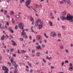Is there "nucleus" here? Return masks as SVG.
<instances>
[{
    "label": "nucleus",
    "mask_w": 73,
    "mask_h": 73,
    "mask_svg": "<svg viewBox=\"0 0 73 73\" xmlns=\"http://www.w3.org/2000/svg\"><path fill=\"white\" fill-rule=\"evenodd\" d=\"M26 7H27L28 8H29V9H31V7L29 6V5H26Z\"/></svg>",
    "instance_id": "42"
},
{
    "label": "nucleus",
    "mask_w": 73,
    "mask_h": 73,
    "mask_svg": "<svg viewBox=\"0 0 73 73\" xmlns=\"http://www.w3.org/2000/svg\"><path fill=\"white\" fill-rule=\"evenodd\" d=\"M11 13L12 15H13L14 14V12H13V11H11Z\"/></svg>",
    "instance_id": "40"
},
{
    "label": "nucleus",
    "mask_w": 73,
    "mask_h": 73,
    "mask_svg": "<svg viewBox=\"0 0 73 73\" xmlns=\"http://www.w3.org/2000/svg\"><path fill=\"white\" fill-rule=\"evenodd\" d=\"M60 48L61 49H64V46H60Z\"/></svg>",
    "instance_id": "37"
},
{
    "label": "nucleus",
    "mask_w": 73,
    "mask_h": 73,
    "mask_svg": "<svg viewBox=\"0 0 73 73\" xmlns=\"http://www.w3.org/2000/svg\"><path fill=\"white\" fill-rule=\"evenodd\" d=\"M51 58H52L51 57H49V56H47L46 57V58L47 59H48V60H50V59H51Z\"/></svg>",
    "instance_id": "18"
},
{
    "label": "nucleus",
    "mask_w": 73,
    "mask_h": 73,
    "mask_svg": "<svg viewBox=\"0 0 73 73\" xmlns=\"http://www.w3.org/2000/svg\"><path fill=\"white\" fill-rule=\"evenodd\" d=\"M50 35L52 37H55V36H56V34L55 32H52L50 33Z\"/></svg>",
    "instance_id": "4"
},
{
    "label": "nucleus",
    "mask_w": 73,
    "mask_h": 73,
    "mask_svg": "<svg viewBox=\"0 0 73 73\" xmlns=\"http://www.w3.org/2000/svg\"><path fill=\"white\" fill-rule=\"evenodd\" d=\"M30 21H34V18H31L30 19Z\"/></svg>",
    "instance_id": "24"
},
{
    "label": "nucleus",
    "mask_w": 73,
    "mask_h": 73,
    "mask_svg": "<svg viewBox=\"0 0 73 73\" xmlns=\"http://www.w3.org/2000/svg\"><path fill=\"white\" fill-rule=\"evenodd\" d=\"M50 16H52V13L50 12Z\"/></svg>",
    "instance_id": "57"
},
{
    "label": "nucleus",
    "mask_w": 73,
    "mask_h": 73,
    "mask_svg": "<svg viewBox=\"0 0 73 73\" xmlns=\"http://www.w3.org/2000/svg\"><path fill=\"white\" fill-rule=\"evenodd\" d=\"M61 19L62 20H69V22L70 23H72V22H73V16H71L70 14L68 15L66 17L62 16L61 17Z\"/></svg>",
    "instance_id": "1"
},
{
    "label": "nucleus",
    "mask_w": 73,
    "mask_h": 73,
    "mask_svg": "<svg viewBox=\"0 0 73 73\" xmlns=\"http://www.w3.org/2000/svg\"><path fill=\"white\" fill-rule=\"evenodd\" d=\"M65 51L66 52V53H69V51H68V50H67V49H66L65 50Z\"/></svg>",
    "instance_id": "35"
},
{
    "label": "nucleus",
    "mask_w": 73,
    "mask_h": 73,
    "mask_svg": "<svg viewBox=\"0 0 73 73\" xmlns=\"http://www.w3.org/2000/svg\"><path fill=\"white\" fill-rule=\"evenodd\" d=\"M66 2L68 4H69L71 3V2L70 0H67L66 1Z\"/></svg>",
    "instance_id": "9"
},
{
    "label": "nucleus",
    "mask_w": 73,
    "mask_h": 73,
    "mask_svg": "<svg viewBox=\"0 0 73 73\" xmlns=\"http://www.w3.org/2000/svg\"><path fill=\"white\" fill-rule=\"evenodd\" d=\"M25 4V5H29L31 4V1H26Z\"/></svg>",
    "instance_id": "7"
},
{
    "label": "nucleus",
    "mask_w": 73,
    "mask_h": 73,
    "mask_svg": "<svg viewBox=\"0 0 73 73\" xmlns=\"http://www.w3.org/2000/svg\"><path fill=\"white\" fill-rule=\"evenodd\" d=\"M66 15V11L63 12L62 13V15Z\"/></svg>",
    "instance_id": "28"
},
{
    "label": "nucleus",
    "mask_w": 73,
    "mask_h": 73,
    "mask_svg": "<svg viewBox=\"0 0 73 73\" xmlns=\"http://www.w3.org/2000/svg\"><path fill=\"white\" fill-rule=\"evenodd\" d=\"M19 40H20V41H24V39L23 38H20Z\"/></svg>",
    "instance_id": "23"
},
{
    "label": "nucleus",
    "mask_w": 73,
    "mask_h": 73,
    "mask_svg": "<svg viewBox=\"0 0 73 73\" xmlns=\"http://www.w3.org/2000/svg\"><path fill=\"white\" fill-rule=\"evenodd\" d=\"M26 34V33L24 32H23L21 33V35L23 36V35H25Z\"/></svg>",
    "instance_id": "16"
},
{
    "label": "nucleus",
    "mask_w": 73,
    "mask_h": 73,
    "mask_svg": "<svg viewBox=\"0 0 73 73\" xmlns=\"http://www.w3.org/2000/svg\"><path fill=\"white\" fill-rule=\"evenodd\" d=\"M33 70L32 69H31L30 70V72L31 73H32L33 72Z\"/></svg>",
    "instance_id": "44"
},
{
    "label": "nucleus",
    "mask_w": 73,
    "mask_h": 73,
    "mask_svg": "<svg viewBox=\"0 0 73 73\" xmlns=\"http://www.w3.org/2000/svg\"><path fill=\"white\" fill-rule=\"evenodd\" d=\"M43 61L45 63V62H46V61L44 59H42Z\"/></svg>",
    "instance_id": "36"
},
{
    "label": "nucleus",
    "mask_w": 73,
    "mask_h": 73,
    "mask_svg": "<svg viewBox=\"0 0 73 73\" xmlns=\"http://www.w3.org/2000/svg\"><path fill=\"white\" fill-rule=\"evenodd\" d=\"M19 27L20 29H23L24 27V24L23 23H21L19 25Z\"/></svg>",
    "instance_id": "3"
},
{
    "label": "nucleus",
    "mask_w": 73,
    "mask_h": 73,
    "mask_svg": "<svg viewBox=\"0 0 73 73\" xmlns=\"http://www.w3.org/2000/svg\"><path fill=\"white\" fill-rule=\"evenodd\" d=\"M23 28V29H22V31H23V32H24V31H25V29H24Z\"/></svg>",
    "instance_id": "55"
},
{
    "label": "nucleus",
    "mask_w": 73,
    "mask_h": 73,
    "mask_svg": "<svg viewBox=\"0 0 73 73\" xmlns=\"http://www.w3.org/2000/svg\"><path fill=\"white\" fill-rule=\"evenodd\" d=\"M27 63L29 65V66H30L31 67V66H31L32 65V64L29 63V62L28 61L27 62Z\"/></svg>",
    "instance_id": "32"
},
{
    "label": "nucleus",
    "mask_w": 73,
    "mask_h": 73,
    "mask_svg": "<svg viewBox=\"0 0 73 73\" xmlns=\"http://www.w3.org/2000/svg\"><path fill=\"white\" fill-rule=\"evenodd\" d=\"M70 66H72V64L70 63Z\"/></svg>",
    "instance_id": "64"
},
{
    "label": "nucleus",
    "mask_w": 73,
    "mask_h": 73,
    "mask_svg": "<svg viewBox=\"0 0 73 73\" xmlns=\"http://www.w3.org/2000/svg\"><path fill=\"white\" fill-rule=\"evenodd\" d=\"M17 71H18V70L17 69H16L14 70V72L15 73H16L17 72Z\"/></svg>",
    "instance_id": "33"
},
{
    "label": "nucleus",
    "mask_w": 73,
    "mask_h": 73,
    "mask_svg": "<svg viewBox=\"0 0 73 73\" xmlns=\"http://www.w3.org/2000/svg\"><path fill=\"white\" fill-rule=\"evenodd\" d=\"M38 41L41 40H42V37L41 36H39L38 38Z\"/></svg>",
    "instance_id": "11"
},
{
    "label": "nucleus",
    "mask_w": 73,
    "mask_h": 73,
    "mask_svg": "<svg viewBox=\"0 0 73 73\" xmlns=\"http://www.w3.org/2000/svg\"><path fill=\"white\" fill-rule=\"evenodd\" d=\"M35 50H32V53H35Z\"/></svg>",
    "instance_id": "49"
},
{
    "label": "nucleus",
    "mask_w": 73,
    "mask_h": 73,
    "mask_svg": "<svg viewBox=\"0 0 73 73\" xmlns=\"http://www.w3.org/2000/svg\"><path fill=\"white\" fill-rule=\"evenodd\" d=\"M27 52V51L25 50H23V53H26Z\"/></svg>",
    "instance_id": "45"
},
{
    "label": "nucleus",
    "mask_w": 73,
    "mask_h": 73,
    "mask_svg": "<svg viewBox=\"0 0 73 73\" xmlns=\"http://www.w3.org/2000/svg\"><path fill=\"white\" fill-rule=\"evenodd\" d=\"M33 10L35 12H37V11H36V10L35 9L33 8Z\"/></svg>",
    "instance_id": "52"
},
{
    "label": "nucleus",
    "mask_w": 73,
    "mask_h": 73,
    "mask_svg": "<svg viewBox=\"0 0 73 73\" xmlns=\"http://www.w3.org/2000/svg\"><path fill=\"white\" fill-rule=\"evenodd\" d=\"M57 41L58 42H61V39H58Z\"/></svg>",
    "instance_id": "46"
},
{
    "label": "nucleus",
    "mask_w": 73,
    "mask_h": 73,
    "mask_svg": "<svg viewBox=\"0 0 73 73\" xmlns=\"http://www.w3.org/2000/svg\"><path fill=\"white\" fill-rule=\"evenodd\" d=\"M29 38H30V40H31L32 39V36H29Z\"/></svg>",
    "instance_id": "63"
},
{
    "label": "nucleus",
    "mask_w": 73,
    "mask_h": 73,
    "mask_svg": "<svg viewBox=\"0 0 73 73\" xmlns=\"http://www.w3.org/2000/svg\"><path fill=\"white\" fill-rule=\"evenodd\" d=\"M9 31L10 32H11L12 30V27H9Z\"/></svg>",
    "instance_id": "34"
},
{
    "label": "nucleus",
    "mask_w": 73,
    "mask_h": 73,
    "mask_svg": "<svg viewBox=\"0 0 73 73\" xmlns=\"http://www.w3.org/2000/svg\"><path fill=\"white\" fill-rule=\"evenodd\" d=\"M2 25V24H1V23L0 24V29H3V27H1Z\"/></svg>",
    "instance_id": "31"
},
{
    "label": "nucleus",
    "mask_w": 73,
    "mask_h": 73,
    "mask_svg": "<svg viewBox=\"0 0 73 73\" xmlns=\"http://www.w3.org/2000/svg\"><path fill=\"white\" fill-rule=\"evenodd\" d=\"M20 65H25V64H24L23 63H19Z\"/></svg>",
    "instance_id": "30"
},
{
    "label": "nucleus",
    "mask_w": 73,
    "mask_h": 73,
    "mask_svg": "<svg viewBox=\"0 0 73 73\" xmlns=\"http://www.w3.org/2000/svg\"><path fill=\"white\" fill-rule=\"evenodd\" d=\"M43 24H44V22L42 21L40 22V24L38 25V29H41L42 28V27H43Z\"/></svg>",
    "instance_id": "2"
},
{
    "label": "nucleus",
    "mask_w": 73,
    "mask_h": 73,
    "mask_svg": "<svg viewBox=\"0 0 73 73\" xmlns=\"http://www.w3.org/2000/svg\"><path fill=\"white\" fill-rule=\"evenodd\" d=\"M13 45H16V44H15V42H14V43H13Z\"/></svg>",
    "instance_id": "54"
},
{
    "label": "nucleus",
    "mask_w": 73,
    "mask_h": 73,
    "mask_svg": "<svg viewBox=\"0 0 73 73\" xmlns=\"http://www.w3.org/2000/svg\"><path fill=\"white\" fill-rule=\"evenodd\" d=\"M10 50H11V52H13L14 50V48H11Z\"/></svg>",
    "instance_id": "41"
},
{
    "label": "nucleus",
    "mask_w": 73,
    "mask_h": 73,
    "mask_svg": "<svg viewBox=\"0 0 73 73\" xmlns=\"http://www.w3.org/2000/svg\"><path fill=\"white\" fill-rule=\"evenodd\" d=\"M35 8H39V5H38L37 4H36L35 5Z\"/></svg>",
    "instance_id": "22"
},
{
    "label": "nucleus",
    "mask_w": 73,
    "mask_h": 73,
    "mask_svg": "<svg viewBox=\"0 0 73 73\" xmlns=\"http://www.w3.org/2000/svg\"><path fill=\"white\" fill-rule=\"evenodd\" d=\"M5 38V35H2V36H1V40L2 41H3V40H4Z\"/></svg>",
    "instance_id": "8"
},
{
    "label": "nucleus",
    "mask_w": 73,
    "mask_h": 73,
    "mask_svg": "<svg viewBox=\"0 0 73 73\" xmlns=\"http://www.w3.org/2000/svg\"><path fill=\"white\" fill-rule=\"evenodd\" d=\"M23 37H24V38H28V36H27V35L26 34L24 35Z\"/></svg>",
    "instance_id": "27"
},
{
    "label": "nucleus",
    "mask_w": 73,
    "mask_h": 73,
    "mask_svg": "<svg viewBox=\"0 0 73 73\" xmlns=\"http://www.w3.org/2000/svg\"><path fill=\"white\" fill-rule=\"evenodd\" d=\"M58 36L59 38H61V34L58 33Z\"/></svg>",
    "instance_id": "20"
},
{
    "label": "nucleus",
    "mask_w": 73,
    "mask_h": 73,
    "mask_svg": "<svg viewBox=\"0 0 73 73\" xmlns=\"http://www.w3.org/2000/svg\"><path fill=\"white\" fill-rule=\"evenodd\" d=\"M7 11L5 10L4 11V14H5V15H6V14H7Z\"/></svg>",
    "instance_id": "39"
},
{
    "label": "nucleus",
    "mask_w": 73,
    "mask_h": 73,
    "mask_svg": "<svg viewBox=\"0 0 73 73\" xmlns=\"http://www.w3.org/2000/svg\"><path fill=\"white\" fill-rule=\"evenodd\" d=\"M70 46H71V47H73V44H70Z\"/></svg>",
    "instance_id": "60"
},
{
    "label": "nucleus",
    "mask_w": 73,
    "mask_h": 73,
    "mask_svg": "<svg viewBox=\"0 0 73 73\" xmlns=\"http://www.w3.org/2000/svg\"><path fill=\"white\" fill-rule=\"evenodd\" d=\"M2 69L3 70H6V71H7V70H8V68L5 66L3 67Z\"/></svg>",
    "instance_id": "6"
},
{
    "label": "nucleus",
    "mask_w": 73,
    "mask_h": 73,
    "mask_svg": "<svg viewBox=\"0 0 73 73\" xmlns=\"http://www.w3.org/2000/svg\"><path fill=\"white\" fill-rule=\"evenodd\" d=\"M44 36L46 38H49V37H48V36H47V35H46V34L45 33H44Z\"/></svg>",
    "instance_id": "13"
},
{
    "label": "nucleus",
    "mask_w": 73,
    "mask_h": 73,
    "mask_svg": "<svg viewBox=\"0 0 73 73\" xmlns=\"http://www.w3.org/2000/svg\"><path fill=\"white\" fill-rule=\"evenodd\" d=\"M50 25L51 26V27H52V26L53 25V23H52V22L51 21H49V22Z\"/></svg>",
    "instance_id": "10"
},
{
    "label": "nucleus",
    "mask_w": 73,
    "mask_h": 73,
    "mask_svg": "<svg viewBox=\"0 0 73 73\" xmlns=\"http://www.w3.org/2000/svg\"><path fill=\"white\" fill-rule=\"evenodd\" d=\"M10 32H11L12 33H13L14 32V31H13V30H11V31Z\"/></svg>",
    "instance_id": "59"
},
{
    "label": "nucleus",
    "mask_w": 73,
    "mask_h": 73,
    "mask_svg": "<svg viewBox=\"0 0 73 73\" xmlns=\"http://www.w3.org/2000/svg\"><path fill=\"white\" fill-rule=\"evenodd\" d=\"M11 62L12 63V64H13V65L15 66V65H16V63L13 62V61H12Z\"/></svg>",
    "instance_id": "19"
},
{
    "label": "nucleus",
    "mask_w": 73,
    "mask_h": 73,
    "mask_svg": "<svg viewBox=\"0 0 73 73\" xmlns=\"http://www.w3.org/2000/svg\"><path fill=\"white\" fill-rule=\"evenodd\" d=\"M36 48L37 49H41V46L40 45L36 46Z\"/></svg>",
    "instance_id": "12"
},
{
    "label": "nucleus",
    "mask_w": 73,
    "mask_h": 73,
    "mask_svg": "<svg viewBox=\"0 0 73 73\" xmlns=\"http://www.w3.org/2000/svg\"><path fill=\"white\" fill-rule=\"evenodd\" d=\"M68 62H69L67 60H66L65 61V63H68Z\"/></svg>",
    "instance_id": "50"
},
{
    "label": "nucleus",
    "mask_w": 73,
    "mask_h": 73,
    "mask_svg": "<svg viewBox=\"0 0 73 73\" xmlns=\"http://www.w3.org/2000/svg\"><path fill=\"white\" fill-rule=\"evenodd\" d=\"M25 1L24 0H21V1H20V3L21 4H22L23 2H25Z\"/></svg>",
    "instance_id": "26"
},
{
    "label": "nucleus",
    "mask_w": 73,
    "mask_h": 73,
    "mask_svg": "<svg viewBox=\"0 0 73 73\" xmlns=\"http://www.w3.org/2000/svg\"><path fill=\"white\" fill-rule=\"evenodd\" d=\"M13 57H11V62L12 61H13Z\"/></svg>",
    "instance_id": "43"
},
{
    "label": "nucleus",
    "mask_w": 73,
    "mask_h": 73,
    "mask_svg": "<svg viewBox=\"0 0 73 73\" xmlns=\"http://www.w3.org/2000/svg\"><path fill=\"white\" fill-rule=\"evenodd\" d=\"M8 70L6 71L4 73H8Z\"/></svg>",
    "instance_id": "62"
},
{
    "label": "nucleus",
    "mask_w": 73,
    "mask_h": 73,
    "mask_svg": "<svg viewBox=\"0 0 73 73\" xmlns=\"http://www.w3.org/2000/svg\"><path fill=\"white\" fill-rule=\"evenodd\" d=\"M16 17L17 19H19L20 17V16L19 15H16Z\"/></svg>",
    "instance_id": "14"
},
{
    "label": "nucleus",
    "mask_w": 73,
    "mask_h": 73,
    "mask_svg": "<svg viewBox=\"0 0 73 73\" xmlns=\"http://www.w3.org/2000/svg\"><path fill=\"white\" fill-rule=\"evenodd\" d=\"M72 69H73V67H69V70L70 71H72Z\"/></svg>",
    "instance_id": "15"
},
{
    "label": "nucleus",
    "mask_w": 73,
    "mask_h": 73,
    "mask_svg": "<svg viewBox=\"0 0 73 73\" xmlns=\"http://www.w3.org/2000/svg\"><path fill=\"white\" fill-rule=\"evenodd\" d=\"M64 1H62L60 2V4H64Z\"/></svg>",
    "instance_id": "25"
},
{
    "label": "nucleus",
    "mask_w": 73,
    "mask_h": 73,
    "mask_svg": "<svg viewBox=\"0 0 73 73\" xmlns=\"http://www.w3.org/2000/svg\"><path fill=\"white\" fill-rule=\"evenodd\" d=\"M7 53H9V49H7Z\"/></svg>",
    "instance_id": "47"
},
{
    "label": "nucleus",
    "mask_w": 73,
    "mask_h": 73,
    "mask_svg": "<svg viewBox=\"0 0 73 73\" xmlns=\"http://www.w3.org/2000/svg\"><path fill=\"white\" fill-rule=\"evenodd\" d=\"M42 48H44V47H45V45H44V44H43L42 45Z\"/></svg>",
    "instance_id": "51"
},
{
    "label": "nucleus",
    "mask_w": 73,
    "mask_h": 73,
    "mask_svg": "<svg viewBox=\"0 0 73 73\" xmlns=\"http://www.w3.org/2000/svg\"><path fill=\"white\" fill-rule=\"evenodd\" d=\"M8 64L10 66H12V64H11V63L9 62H8Z\"/></svg>",
    "instance_id": "29"
},
{
    "label": "nucleus",
    "mask_w": 73,
    "mask_h": 73,
    "mask_svg": "<svg viewBox=\"0 0 73 73\" xmlns=\"http://www.w3.org/2000/svg\"><path fill=\"white\" fill-rule=\"evenodd\" d=\"M11 0H7V3H9L10 1H11Z\"/></svg>",
    "instance_id": "56"
},
{
    "label": "nucleus",
    "mask_w": 73,
    "mask_h": 73,
    "mask_svg": "<svg viewBox=\"0 0 73 73\" xmlns=\"http://www.w3.org/2000/svg\"><path fill=\"white\" fill-rule=\"evenodd\" d=\"M36 56H37V57H39V56H40V53L39 52L37 53L36 54Z\"/></svg>",
    "instance_id": "17"
},
{
    "label": "nucleus",
    "mask_w": 73,
    "mask_h": 73,
    "mask_svg": "<svg viewBox=\"0 0 73 73\" xmlns=\"http://www.w3.org/2000/svg\"><path fill=\"white\" fill-rule=\"evenodd\" d=\"M31 30H33V26H32L31 28Z\"/></svg>",
    "instance_id": "61"
},
{
    "label": "nucleus",
    "mask_w": 73,
    "mask_h": 73,
    "mask_svg": "<svg viewBox=\"0 0 73 73\" xmlns=\"http://www.w3.org/2000/svg\"><path fill=\"white\" fill-rule=\"evenodd\" d=\"M13 57H16V54H13Z\"/></svg>",
    "instance_id": "58"
},
{
    "label": "nucleus",
    "mask_w": 73,
    "mask_h": 73,
    "mask_svg": "<svg viewBox=\"0 0 73 73\" xmlns=\"http://www.w3.org/2000/svg\"><path fill=\"white\" fill-rule=\"evenodd\" d=\"M17 28H18V26H16L15 28V29H17Z\"/></svg>",
    "instance_id": "48"
},
{
    "label": "nucleus",
    "mask_w": 73,
    "mask_h": 73,
    "mask_svg": "<svg viewBox=\"0 0 73 73\" xmlns=\"http://www.w3.org/2000/svg\"><path fill=\"white\" fill-rule=\"evenodd\" d=\"M17 52H18V53H19V54H20V50H18Z\"/></svg>",
    "instance_id": "53"
},
{
    "label": "nucleus",
    "mask_w": 73,
    "mask_h": 73,
    "mask_svg": "<svg viewBox=\"0 0 73 73\" xmlns=\"http://www.w3.org/2000/svg\"><path fill=\"white\" fill-rule=\"evenodd\" d=\"M64 65V62H63L62 63V64H61V66H63Z\"/></svg>",
    "instance_id": "38"
},
{
    "label": "nucleus",
    "mask_w": 73,
    "mask_h": 73,
    "mask_svg": "<svg viewBox=\"0 0 73 73\" xmlns=\"http://www.w3.org/2000/svg\"><path fill=\"white\" fill-rule=\"evenodd\" d=\"M28 56H25L24 57V58L25 60H27V59H28Z\"/></svg>",
    "instance_id": "21"
},
{
    "label": "nucleus",
    "mask_w": 73,
    "mask_h": 73,
    "mask_svg": "<svg viewBox=\"0 0 73 73\" xmlns=\"http://www.w3.org/2000/svg\"><path fill=\"white\" fill-rule=\"evenodd\" d=\"M40 21H41V20L39 19H38L37 21H36V23L35 24V26H37V25H38V23H40Z\"/></svg>",
    "instance_id": "5"
}]
</instances>
